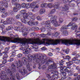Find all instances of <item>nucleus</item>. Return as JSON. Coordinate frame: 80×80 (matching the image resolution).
<instances>
[{
    "instance_id": "4468645a",
    "label": "nucleus",
    "mask_w": 80,
    "mask_h": 80,
    "mask_svg": "<svg viewBox=\"0 0 80 80\" xmlns=\"http://www.w3.org/2000/svg\"><path fill=\"white\" fill-rule=\"evenodd\" d=\"M21 7L22 8H30V5H29L28 3L25 4L24 3H23L21 4Z\"/></svg>"
},
{
    "instance_id": "680f3d73",
    "label": "nucleus",
    "mask_w": 80,
    "mask_h": 80,
    "mask_svg": "<svg viewBox=\"0 0 80 80\" xmlns=\"http://www.w3.org/2000/svg\"><path fill=\"white\" fill-rule=\"evenodd\" d=\"M13 60H14V59L13 58H11L10 59H9L8 60V62H13Z\"/></svg>"
},
{
    "instance_id": "72a5a7b5",
    "label": "nucleus",
    "mask_w": 80,
    "mask_h": 80,
    "mask_svg": "<svg viewBox=\"0 0 80 80\" xmlns=\"http://www.w3.org/2000/svg\"><path fill=\"white\" fill-rule=\"evenodd\" d=\"M13 29V26H8V28H6L7 30H12Z\"/></svg>"
},
{
    "instance_id": "473e14b6",
    "label": "nucleus",
    "mask_w": 80,
    "mask_h": 80,
    "mask_svg": "<svg viewBox=\"0 0 80 80\" xmlns=\"http://www.w3.org/2000/svg\"><path fill=\"white\" fill-rule=\"evenodd\" d=\"M64 62L65 61H64V60H62L61 61L59 62V64L60 65H63L64 63Z\"/></svg>"
},
{
    "instance_id": "f257e3e1",
    "label": "nucleus",
    "mask_w": 80,
    "mask_h": 80,
    "mask_svg": "<svg viewBox=\"0 0 80 80\" xmlns=\"http://www.w3.org/2000/svg\"><path fill=\"white\" fill-rule=\"evenodd\" d=\"M10 37H5L4 36H0V40L2 42H12L13 43H19L22 45H25L26 43L28 44H32L34 46H36V45H40L44 44V45L48 46V40L46 42L44 41H41L38 40V39H34L31 38L29 39L26 38H18V36L15 35L14 36L12 34L10 35Z\"/></svg>"
},
{
    "instance_id": "393cba45",
    "label": "nucleus",
    "mask_w": 80,
    "mask_h": 80,
    "mask_svg": "<svg viewBox=\"0 0 80 80\" xmlns=\"http://www.w3.org/2000/svg\"><path fill=\"white\" fill-rule=\"evenodd\" d=\"M62 8L64 9V11H66L68 10V7L67 5H66L64 6V7H62Z\"/></svg>"
},
{
    "instance_id": "5701e85b",
    "label": "nucleus",
    "mask_w": 80,
    "mask_h": 80,
    "mask_svg": "<svg viewBox=\"0 0 80 80\" xmlns=\"http://www.w3.org/2000/svg\"><path fill=\"white\" fill-rule=\"evenodd\" d=\"M26 15H28V17H29V18H31L32 17H33V14L31 12H28L26 13Z\"/></svg>"
},
{
    "instance_id": "ddd939ff",
    "label": "nucleus",
    "mask_w": 80,
    "mask_h": 80,
    "mask_svg": "<svg viewBox=\"0 0 80 80\" xmlns=\"http://www.w3.org/2000/svg\"><path fill=\"white\" fill-rule=\"evenodd\" d=\"M54 72L56 74H52V77H53V78H54V79H57L59 78V76L58 75V71H54Z\"/></svg>"
},
{
    "instance_id": "4c0bfd02",
    "label": "nucleus",
    "mask_w": 80,
    "mask_h": 80,
    "mask_svg": "<svg viewBox=\"0 0 80 80\" xmlns=\"http://www.w3.org/2000/svg\"><path fill=\"white\" fill-rule=\"evenodd\" d=\"M23 18L25 20L28 18V15L26 14V13L25 14V15H24L23 16Z\"/></svg>"
},
{
    "instance_id": "bf43d9fd",
    "label": "nucleus",
    "mask_w": 80,
    "mask_h": 80,
    "mask_svg": "<svg viewBox=\"0 0 80 80\" xmlns=\"http://www.w3.org/2000/svg\"><path fill=\"white\" fill-rule=\"evenodd\" d=\"M77 57H74L72 59V61H76L77 60Z\"/></svg>"
},
{
    "instance_id": "9d476101",
    "label": "nucleus",
    "mask_w": 80,
    "mask_h": 80,
    "mask_svg": "<svg viewBox=\"0 0 80 80\" xmlns=\"http://www.w3.org/2000/svg\"><path fill=\"white\" fill-rule=\"evenodd\" d=\"M34 55H34L32 56V57H29L28 59L27 58H25L24 57H23L21 58V60L22 61V62L23 63H25V64L27 63V62H32V58H33V57L34 56Z\"/></svg>"
},
{
    "instance_id": "c9c22d12",
    "label": "nucleus",
    "mask_w": 80,
    "mask_h": 80,
    "mask_svg": "<svg viewBox=\"0 0 80 80\" xmlns=\"http://www.w3.org/2000/svg\"><path fill=\"white\" fill-rule=\"evenodd\" d=\"M18 9L16 7H14L13 8V11L15 13H16V12H17L18 11Z\"/></svg>"
},
{
    "instance_id": "338daca9",
    "label": "nucleus",
    "mask_w": 80,
    "mask_h": 80,
    "mask_svg": "<svg viewBox=\"0 0 80 80\" xmlns=\"http://www.w3.org/2000/svg\"><path fill=\"white\" fill-rule=\"evenodd\" d=\"M41 50H43L44 51V50H46V48L45 47H43L41 48Z\"/></svg>"
},
{
    "instance_id": "c03bdc74",
    "label": "nucleus",
    "mask_w": 80,
    "mask_h": 80,
    "mask_svg": "<svg viewBox=\"0 0 80 80\" xmlns=\"http://www.w3.org/2000/svg\"><path fill=\"white\" fill-rule=\"evenodd\" d=\"M14 30H15L17 31L19 30H20V29H19V28L17 26L14 27Z\"/></svg>"
},
{
    "instance_id": "20e7f679",
    "label": "nucleus",
    "mask_w": 80,
    "mask_h": 80,
    "mask_svg": "<svg viewBox=\"0 0 80 80\" xmlns=\"http://www.w3.org/2000/svg\"><path fill=\"white\" fill-rule=\"evenodd\" d=\"M70 26H72V30L75 29V32H77V24H76L75 22H70L69 23V24L67 25V26L65 25L63 26L61 28V31L63 32L62 33V34L63 35H67L68 34V32L64 30H67V29H68V27Z\"/></svg>"
},
{
    "instance_id": "6ab92c4d",
    "label": "nucleus",
    "mask_w": 80,
    "mask_h": 80,
    "mask_svg": "<svg viewBox=\"0 0 80 80\" xmlns=\"http://www.w3.org/2000/svg\"><path fill=\"white\" fill-rule=\"evenodd\" d=\"M14 19L12 18H7L6 20L8 22H9L11 23V24H12V21Z\"/></svg>"
},
{
    "instance_id": "0eeeda50",
    "label": "nucleus",
    "mask_w": 80,
    "mask_h": 80,
    "mask_svg": "<svg viewBox=\"0 0 80 80\" xmlns=\"http://www.w3.org/2000/svg\"><path fill=\"white\" fill-rule=\"evenodd\" d=\"M4 3V5L5 8H7L8 6L7 1L6 0H3V1H1L0 2V10H1H1H2V11H5V9L3 8Z\"/></svg>"
},
{
    "instance_id": "f8f14e48",
    "label": "nucleus",
    "mask_w": 80,
    "mask_h": 80,
    "mask_svg": "<svg viewBox=\"0 0 80 80\" xmlns=\"http://www.w3.org/2000/svg\"><path fill=\"white\" fill-rule=\"evenodd\" d=\"M27 31L28 30H27V29H23V28H21L19 30V32H22V35L24 37H26L28 35L27 32Z\"/></svg>"
},
{
    "instance_id": "2f4dec72",
    "label": "nucleus",
    "mask_w": 80,
    "mask_h": 80,
    "mask_svg": "<svg viewBox=\"0 0 80 80\" xmlns=\"http://www.w3.org/2000/svg\"><path fill=\"white\" fill-rule=\"evenodd\" d=\"M63 51L64 52H65L67 54H68L70 52V50L68 48L66 50H63Z\"/></svg>"
},
{
    "instance_id": "a878e982",
    "label": "nucleus",
    "mask_w": 80,
    "mask_h": 80,
    "mask_svg": "<svg viewBox=\"0 0 80 80\" xmlns=\"http://www.w3.org/2000/svg\"><path fill=\"white\" fill-rule=\"evenodd\" d=\"M73 63V62L72 61H70L69 62H67L66 64L67 65V67H69L68 66H71Z\"/></svg>"
},
{
    "instance_id": "c756f323",
    "label": "nucleus",
    "mask_w": 80,
    "mask_h": 80,
    "mask_svg": "<svg viewBox=\"0 0 80 80\" xmlns=\"http://www.w3.org/2000/svg\"><path fill=\"white\" fill-rule=\"evenodd\" d=\"M40 12L41 14H43V13H44L45 12V9H40Z\"/></svg>"
},
{
    "instance_id": "f03ea898",
    "label": "nucleus",
    "mask_w": 80,
    "mask_h": 80,
    "mask_svg": "<svg viewBox=\"0 0 80 80\" xmlns=\"http://www.w3.org/2000/svg\"><path fill=\"white\" fill-rule=\"evenodd\" d=\"M18 62L17 63H12L11 64V67L12 68H17V69L19 73H21L22 75H25L26 72H27V71L25 69V68L23 67L22 69H20L21 67L23 66V62L22 61L19 60L18 61Z\"/></svg>"
},
{
    "instance_id": "4be33fe9",
    "label": "nucleus",
    "mask_w": 80,
    "mask_h": 80,
    "mask_svg": "<svg viewBox=\"0 0 80 80\" xmlns=\"http://www.w3.org/2000/svg\"><path fill=\"white\" fill-rule=\"evenodd\" d=\"M63 58L65 60H68V61L70 62V60L71 59V57L69 56L68 55L64 57Z\"/></svg>"
},
{
    "instance_id": "0e129e2a",
    "label": "nucleus",
    "mask_w": 80,
    "mask_h": 80,
    "mask_svg": "<svg viewBox=\"0 0 80 80\" xmlns=\"http://www.w3.org/2000/svg\"><path fill=\"white\" fill-rule=\"evenodd\" d=\"M21 21L23 23H25V19H21Z\"/></svg>"
},
{
    "instance_id": "e2e57ef3",
    "label": "nucleus",
    "mask_w": 80,
    "mask_h": 80,
    "mask_svg": "<svg viewBox=\"0 0 80 80\" xmlns=\"http://www.w3.org/2000/svg\"><path fill=\"white\" fill-rule=\"evenodd\" d=\"M0 28H2V29H3L4 28H5V26H4V25H3V24H1L0 25Z\"/></svg>"
},
{
    "instance_id": "bb28decb",
    "label": "nucleus",
    "mask_w": 80,
    "mask_h": 80,
    "mask_svg": "<svg viewBox=\"0 0 80 80\" xmlns=\"http://www.w3.org/2000/svg\"><path fill=\"white\" fill-rule=\"evenodd\" d=\"M59 5L60 3H59V2H56L55 3V4L54 5V7L55 8H58Z\"/></svg>"
},
{
    "instance_id": "58836bf2",
    "label": "nucleus",
    "mask_w": 80,
    "mask_h": 80,
    "mask_svg": "<svg viewBox=\"0 0 80 80\" xmlns=\"http://www.w3.org/2000/svg\"><path fill=\"white\" fill-rule=\"evenodd\" d=\"M12 56H15V52H16V51H17L16 50H15L14 49H12Z\"/></svg>"
},
{
    "instance_id": "37998d69",
    "label": "nucleus",
    "mask_w": 80,
    "mask_h": 80,
    "mask_svg": "<svg viewBox=\"0 0 80 80\" xmlns=\"http://www.w3.org/2000/svg\"><path fill=\"white\" fill-rule=\"evenodd\" d=\"M46 77L47 78H48L49 79H48V80H50V78H52V77L50 76V74H47L46 75Z\"/></svg>"
},
{
    "instance_id": "412c9836",
    "label": "nucleus",
    "mask_w": 80,
    "mask_h": 80,
    "mask_svg": "<svg viewBox=\"0 0 80 80\" xmlns=\"http://www.w3.org/2000/svg\"><path fill=\"white\" fill-rule=\"evenodd\" d=\"M10 49L9 47L6 48L5 49L4 52H2V53H7L8 52V50Z\"/></svg>"
},
{
    "instance_id": "a19ab883",
    "label": "nucleus",
    "mask_w": 80,
    "mask_h": 80,
    "mask_svg": "<svg viewBox=\"0 0 80 80\" xmlns=\"http://www.w3.org/2000/svg\"><path fill=\"white\" fill-rule=\"evenodd\" d=\"M63 21V18H59V23H62Z\"/></svg>"
},
{
    "instance_id": "8fccbe9b",
    "label": "nucleus",
    "mask_w": 80,
    "mask_h": 80,
    "mask_svg": "<svg viewBox=\"0 0 80 80\" xmlns=\"http://www.w3.org/2000/svg\"><path fill=\"white\" fill-rule=\"evenodd\" d=\"M47 7H48L49 8H52V4L49 3V4H47Z\"/></svg>"
},
{
    "instance_id": "69168bd1",
    "label": "nucleus",
    "mask_w": 80,
    "mask_h": 80,
    "mask_svg": "<svg viewBox=\"0 0 80 80\" xmlns=\"http://www.w3.org/2000/svg\"><path fill=\"white\" fill-rule=\"evenodd\" d=\"M77 52L75 51L73 52L72 53V55H77Z\"/></svg>"
},
{
    "instance_id": "603ef678",
    "label": "nucleus",
    "mask_w": 80,
    "mask_h": 80,
    "mask_svg": "<svg viewBox=\"0 0 80 80\" xmlns=\"http://www.w3.org/2000/svg\"><path fill=\"white\" fill-rule=\"evenodd\" d=\"M11 2L12 3H13V4H15V3H17V0H11Z\"/></svg>"
},
{
    "instance_id": "4d7b16f0",
    "label": "nucleus",
    "mask_w": 80,
    "mask_h": 80,
    "mask_svg": "<svg viewBox=\"0 0 80 80\" xmlns=\"http://www.w3.org/2000/svg\"><path fill=\"white\" fill-rule=\"evenodd\" d=\"M41 36L42 37H45L47 35L46 34H40Z\"/></svg>"
},
{
    "instance_id": "2eb2a0df",
    "label": "nucleus",
    "mask_w": 80,
    "mask_h": 80,
    "mask_svg": "<svg viewBox=\"0 0 80 80\" xmlns=\"http://www.w3.org/2000/svg\"><path fill=\"white\" fill-rule=\"evenodd\" d=\"M28 3L29 5L30 8L31 7L32 8H35V5H36L37 2H33L31 4L30 3Z\"/></svg>"
},
{
    "instance_id": "774afa93",
    "label": "nucleus",
    "mask_w": 80,
    "mask_h": 80,
    "mask_svg": "<svg viewBox=\"0 0 80 80\" xmlns=\"http://www.w3.org/2000/svg\"><path fill=\"white\" fill-rule=\"evenodd\" d=\"M48 55L49 56H52V55H53V54L52 52H49L48 53Z\"/></svg>"
},
{
    "instance_id": "f3484780",
    "label": "nucleus",
    "mask_w": 80,
    "mask_h": 80,
    "mask_svg": "<svg viewBox=\"0 0 80 80\" xmlns=\"http://www.w3.org/2000/svg\"><path fill=\"white\" fill-rule=\"evenodd\" d=\"M24 65H26V67L27 68V69L29 71H31V70H30V64L29 63V62H27L25 64V63H23Z\"/></svg>"
},
{
    "instance_id": "de8ad7c7",
    "label": "nucleus",
    "mask_w": 80,
    "mask_h": 80,
    "mask_svg": "<svg viewBox=\"0 0 80 80\" xmlns=\"http://www.w3.org/2000/svg\"><path fill=\"white\" fill-rule=\"evenodd\" d=\"M17 25L19 27H20V26H22V23L20 22H18L17 23Z\"/></svg>"
},
{
    "instance_id": "6e6552de",
    "label": "nucleus",
    "mask_w": 80,
    "mask_h": 80,
    "mask_svg": "<svg viewBox=\"0 0 80 80\" xmlns=\"http://www.w3.org/2000/svg\"><path fill=\"white\" fill-rule=\"evenodd\" d=\"M25 23H27L28 25H29L30 26L33 27V26H36L38 25V22H32L30 21V19H29V18L25 19Z\"/></svg>"
},
{
    "instance_id": "09e8293b",
    "label": "nucleus",
    "mask_w": 80,
    "mask_h": 80,
    "mask_svg": "<svg viewBox=\"0 0 80 80\" xmlns=\"http://www.w3.org/2000/svg\"><path fill=\"white\" fill-rule=\"evenodd\" d=\"M72 21L74 22V21H77L78 20V18L77 17H74L72 18Z\"/></svg>"
},
{
    "instance_id": "9b49d317",
    "label": "nucleus",
    "mask_w": 80,
    "mask_h": 80,
    "mask_svg": "<svg viewBox=\"0 0 80 80\" xmlns=\"http://www.w3.org/2000/svg\"><path fill=\"white\" fill-rule=\"evenodd\" d=\"M1 73L0 74V80H2V79H6L7 78V76L5 74V71H1Z\"/></svg>"
},
{
    "instance_id": "13d9d810",
    "label": "nucleus",
    "mask_w": 80,
    "mask_h": 80,
    "mask_svg": "<svg viewBox=\"0 0 80 80\" xmlns=\"http://www.w3.org/2000/svg\"><path fill=\"white\" fill-rule=\"evenodd\" d=\"M16 77L18 80H19V79H20V76H19L18 74H16Z\"/></svg>"
},
{
    "instance_id": "423d86ee",
    "label": "nucleus",
    "mask_w": 80,
    "mask_h": 80,
    "mask_svg": "<svg viewBox=\"0 0 80 80\" xmlns=\"http://www.w3.org/2000/svg\"><path fill=\"white\" fill-rule=\"evenodd\" d=\"M6 73H8L9 75V78L10 79H13V72L16 73L17 72L16 68H12L11 69H10L9 68H8L6 69Z\"/></svg>"
},
{
    "instance_id": "a18cd8bd",
    "label": "nucleus",
    "mask_w": 80,
    "mask_h": 80,
    "mask_svg": "<svg viewBox=\"0 0 80 80\" xmlns=\"http://www.w3.org/2000/svg\"><path fill=\"white\" fill-rule=\"evenodd\" d=\"M4 60H2V63L3 64H5L7 62V60L6 59H3Z\"/></svg>"
},
{
    "instance_id": "f704fd0d",
    "label": "nucleus",
    "mask_w": 80,
    "mask_h": 80,
    "mask_svg": "<svg viewBox=\"0 0 80 80\" xmlns=\"http://www.w3.org/2000/svg\"><path fill=\"white\" fill-rule=\"evenodd\" d=\"M22 17V15L21 14H18L16 15V18L17 19H19V18H20Z\"/></svg>"
},
{
    "instance_id": "dca6fc26",
    "label": "nucleus",
    "mask_w": 80,
    "mask_h": 80,
    "mask_svg": "<svg viewBox=\"0 0 80 80\" xmlns=\"http://www.w3.org/2000/svg\"><path fill=\"white\" fill-rule=\"evenodd\" d=\"M50 21H46L45 22L46 25L45 27V28H46V29H48H48L50 28V26H49V25H50Z\"/></svg>"
},
{
    "instance_id": "e433bc0d",
    "label": "nucleus",
    "mask_w": 80,
    "mask_h": 80,
    "mask_svg": "<svg viewBox=\"0 0 80 80\" xmlns=\"http://www.w3.org/2000/svg\"><path fill=\"white\" fill-rule=\"evenodd\" d=\"M47 30L48 31V33H47L46 34V35H48V36H50V35H51V32H50L51 30H50V28L49 29H47Z\"/></svg>"
},
{
    "instance_id": "79ce46f5",
    "label": "nucleus",
    "mask_w": 80,
    "mask_h": 80,
    "mask_svg": "<svg viewBox=\"0 0 80 80\" xmlns=\"http://www.w3.org/2000/svg\"><path fill=\"white\" fill-rule=\"evenodd\" d=\"M55 9H52L51 10L50 15H51V14H53V13H55Z\"/></svg>"
},
{
    "instance_id": "a211bd4d",
    "label": "nucleus",
    "mask_w": 80,
    "mask_h": 80,
    "mask_svg": "<svg viewBox=\"0 0 80 80\" xmlns=\"http://www.w3.org/2000/svg\"><path fill=\"white\" fill-rule=\"evenodd\" d=\"M15 5H16V7L18 9L20 10L21 8V5L19 4H18L17 3H15V4H14Z\"/></svg>"
},
{
    "instance_id": "49530a36",
    "label": "nucleus",
    "mask_w": 80,
    "mask_h": 80,
    "mask_svg": "<svg viewBox=\"0 0 80 80\" xmlns=\"http://www.w3.org/2000/svg\"><path fill=\"white\" fill-rule=\"evenodd\" d=\"M80 80V76H78L77 77H76L74 80Z\"/></svg>"
},
{
    "instance_id": "864d4df0",
    "label": "nucleus",
    "mask_w": 80,
    "mask_h": 80,
    "mask_svg": "<svg viewBox=\"0 0 80 80\" xmlns=\"http://www.w3.org/2000/svg\"><path fill=\"white\" fill-rule=\"evenodd\" d=\"M45 28H41V30L42 32H45Z\"/></svg>"
},
{
    "instance_id": "7ed1b4c3",
    "label": "nucleus",
    "mask_w": 80,
    "mask_h": 80,
    "mask_svg": "<svg viewBox=\"0 0 80 80\" xmlns=\"http://www.w3.org/2000/svg\"><path fill=\"white\" fill-rule=\"evenodd\" d=\"M44 57L45 56H43V55H41L39 56H37V55H34L33 57V60L34 61V62L35 64L37 65V64H38L39 67L38 68L39 69H40V66H41V65L40 63V62L41 61V62L42 64H44L45 63V62H46V60H47V59L45 58L44 59Z\"/></svg>"
},
{
    "instance_id": "c85d7f7f",
    "label": "nucleus",
    "mask_w": 80,
    "mask_h": 80,
    "mask_svg": "<svg viewBox=\"0 0 80 80\" xmlns=\"http://www.w3.org/2000/svg\"><path fill=\"white\" fill-rule=\"evenodd\" d=\"M5 53V54L3 56V57L2 58L3 60H5L8 58V55H7V54L6 53Z\"/></svg>"
},
{
    "instance_id": "7c9ffc66",
    "label": "nucleus",
    "mask_w": 80,
    "mask_h": 80,
    "mask_svg": "<svg viewBox=\"0 0 80 80\" xmlns=\"http://www.w3.org/2000/svg\"><path fill=\"white\" fill-rule=\"evenodd\" d=\"M31 30H38L39 28L38 27H33L31 28Z\"/></svg>"
},
{
    "instance_id": "5fc2aeb1",
    "label": "nucleus",
    "mask_w": 80,
    "mask_h": 80,
    "mask_svg": "<svg viewBox=\"0 0 80 80\" xmlns=\"http://www.w3.org/2000/svg\"><path fill=\"white\" fill-rule=\"evenodd\" d=\"M9 14L10 15H12L13 14V11H10L9 12Z\"/></svg>"
},
{
    "instance_id": "1a4fd4ad",
    "label": "nucleus",
    "mask_w": 80,
    "mask_h": 80,
    "mask_svg": "<svg viewBox=\"0 0 80 80\" xmlns=\"http://www.w3.org/2000/svg\"><path fill=\"white\" fill-rule=\"evenodd\" d=\"M57 18V16H54L53 17H51L50 19L51 23L53 24L55 27H58L59 25V24H58V22L57 21L55 20H56Z\"/></svg>"
},
{
    "instance_id": "b1692460",
    "label": "nucleus",
    "mask_w": 80,
    "mask_h": 80,
    "mask_svg": "<svg viewBox=\"0 0 80 80\" xmlns=\"http://www.w3.org/2000/svg\"><path fill=\"white\" fill-rule=\"evenodd\" d=\"M2 13V18H4L5 17H7L8 15V12H3Z\"/></svg>"
},
{
    "instance_id": "39448f33",
    "label": "nucleus",
    "mask_w": 80,
    "mask_h": 80,
    "mask_svg": "<svg viewBox=\"0 0 80 80\" xmlns=\"http://www.w3.org/2000/svg\"><path fill=\"white\" fill-rule=\"evenodd\" d=\"M46 62L47 64L49 66L50 65V67H49V68L48 69L49 71L52 72V69H55V70L57 69V66L56 63L54 62L52 58L49 59L47 61H46Z\"/></svg>"
},
{
    "instance_id": "052dcab7",
    "label": "nucleus",
    "mask_w": 80,
    "mask_h": 80,
    "mask_svg": "<svg viewBox=\"0 0 80 80\" xmlns=\"http://www.w3.org/2000/svg\"><path fill=\"white\" fill-rule=\"evenodd\" d=\"M59 34H60V33L59 32H56L55 33V35L56 37H58V35H59Z\"/></svg>"
},
{
    "instance_id": "cd10ccee",
    "label": "nucleus",
    "mask_w": 80,
    "mask_h": 80,
    "mask_svg": "<svg viewBox=\"0 0 80 80\" xmlns=\"http://www.w3.org/2000/svg\"><path fill=\"white\" fill-rule=\"evenodd\" d=\"M47 3H44L43 4H41V7L42 8H44V7H47Z\"/></svg>"
},
{
    "instance_id": "6e6d98bb",
    "label": "nucleus",
    "mask_w": 80,
    "mask_h": 80,
    "mask_svg": "<svg viewBox=\"0 0 80 80\" xmlns=\"http://www.w3.org/2000/svg\"><path fill=\"white\" fill-rule=\"evenodd\" d=\"M68 75L69 76H72L73 74L71 72H68Z\"/></svg>"
},
{
    "instance_id": "aec40b11",
    "label": "nucleus",
    "mask_w": 80,
    "mask_h": 80,
    "mask_svg": "<svg viewBox=\"0 0 80 80\" xmlns=\"http://www.w3.org/2000/svg\"><path fill=\"white\" fill-rule=\"evenodd\" d=\"M28 50H30V49L29 48H27V49H25L23 51V54L24 55H26V54H28Z\"/></svg>"
},
{
    "instance_id": "ea45409f",
    "label": "nucleus",
    "mask_w": 80,
    "mask_h": 80,
    "mask_svg": "<svg viewBox=\"0 0 80 80\" xmlns=\"http://www.w3.org/2000/svg\"><path fill=\"white\" fill-rule=\"evenodd\" d=\"M61 74H62V75L64 77H65V76L67 75V73L63 71L61 72Z\"/></svg>"
},
{
    "instance_id": "3c124183",
    "label": "nucleus",
    "mask_w": 80,
    "mask_h": 80,
    "mask_svg": "<svg viewBox=\"0 0 80 80\" xmlns=\"http://www.w3.org/2000/svg\"><path fill=\"white\" fill-rule=\"evenodd\" d=\"M22 55H23L22 54L19 53L17 55V57L18 58H20V57H22Z\"/></svg>"
}]
</instances>
